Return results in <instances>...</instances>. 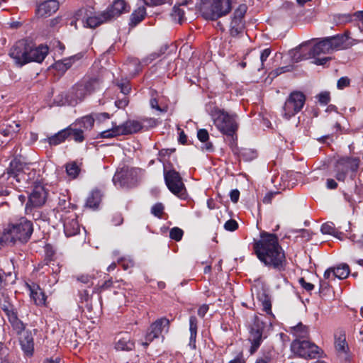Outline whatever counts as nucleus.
<instances>
[{
  "mask_svg": "<svg viewBox=\"0 0 363 363\" xmlns=\"http://www.w3.org/2000/svg\"><path fill=\"white\" fill-rule=\"evenodd\" d=\"M320 230L322 233L331 235L335 238H337L340 240L342 239L343 233L339 232L334 225V223L331 222H328L322 225Z\"/></svg>",
  "mask_w": 363,
  "mask_h": 363,
  "instance_id": "obj_35",
  "label": "nucleus"
},
{
  "mask_svg": "<svg viewBox=\"0 0 363 363\" xmlns=\"http://www.w3.org/2000/svg\"><path fill=\"white\" fill-rule=\"evenodd\" d=\"M113 16V5L110 4L107 9L97 16H87L85 21L86 26L94 28L101 24L110 21Z\"/></svg>",
  "mask_w": 363,
  "mask_h": 363,
  "instance_id": "obj_19",
  "label": "nucleus"
},
{
  "mask_svg": "<svg viewBox=\"0 0 363 363\" xmlns=\"http://www.w3.org/2000/svg\"><path fill=\"white\" fill-rule=\"evenodd\" d=\"M47 193L44 187L40 184H38L34 186L30 193L27 206L31 205L33 207L41 206L45 203Z\"/></svg>",
  "mask_w": 363,
  "mask_h": 363,
  "instance_id": "obj_20",
  "label": "nucleus"
},
{
  "mask_svg": "<svg viewBox=\"0 0 363 363\" xmlns=\"http://www.w3.org/2000/svg\"><path fill=\"white\" fill-rule=\"evenodd\" d=\"M140 130H147V125L144 124V122L135 120L128 121L121 125H115V136L118 135L133 134Z\"/></svg>",
  "mask_w": 363,
  "mask_h": 363,
  "instance_id": "obj_18",
  "label": "nucleus"
},
{
  "mask_svg": "<svg viewBox=\"0 0 363 363\" xmlns=\"http://www.w3.org/2000/svg\"><path fill=\"white\" fill-rule=\"evenodd\" d=\"M359 166V159L355 157H342L338 159L335 165V178L339 182H345L349 174L353 179Z\"/></svg>",
  "mask_w": 363,
  "mask_h": 363,
  "instance_id": "obj_6",
  "label": "nucleus"
},
{
  "mask_svg": "<svg viewBox=\"0 0 363 363\" xmlns=\"http://www.w3.org/2000/svg\"><path fill=\"white\" fill-rule=\"evenodd\" d=\"M28 45L26 42L21 40L11 48L9 55L14 60L16 64L22 66L28 63Z\"/></svg>",
  "mask_w": 363,
  "mask_h": 363,
  "instance_id": "obj_17",
  "label": "nucleus"
},
{
  "mask_svg": "<svg viewBox=\"0 0 363 363\" xmlns=\"http://www.w3.org/2000/svg\"><path fill=\"white\" fill-rule=\"evenodd\" d=\"M95 118L99 122H102L110 118V116L107 113H94Z\"/></svg>",
  "mask_w": 363,
  "mask_h": 363,
  "instance_id": "obj_64",
  "label": "nucleus"
},
{
  "mask_svg": "<svg viewBox=\"0 0 363 363\" xmlns=\"http://www.w3.org/2000/svg\"><path fill=\"white\" fill-rule=\"evenodd\" d=\"M230 0H211L209 9H203V15L207 19L216 20L227 15L231 11Z\"/></svg>",
  "mask_w": 363,
  "mask_h": 363,
  "instance_id": "obj_11",
  "label": "nucleus"
},
{
  "mask_svg": "<svg viewBox=\"0 0 363 363\" xmlns=\"http://www.w3.org/2000/svg\"><path fill=\"white\" fill-rule=\"evenodd\" d=\"M197 330H198V319L195 315H191L189 318V346L192 350H196V337H197Z\"/></svg>",
  "mask_w": 363,
  "mask_h": 363,
  "instance_id": "obj_29",
  "label": "nucleus"
},
{
  "mask_svg": "<svg viewBox=\"0 0 363 363\" xmlns=\"http://www.w3.org/2000/svg\"><path fill=\"white\" fill-rule=\"evenodd\" d=\"M100 82L96 79H91L86 82L79 83L72 87V98L77 103L82 101L86 96L99 89Z\"/></svg>",
  "mask_w": 363,
  "mask_h": 363,
  "instance_id": "obj_14",
  "label": "nucleus"
},
{
  "mask_svg": "<svg viewBox=\"0 0 363 363\" xmlns=\"http://www.w3.org/2000/svg\"><path fill=\"white\" fill-rule=\"evenodd\" d=\"M48 52V48L45 45H40L33 48L30 45H28V62H41Z\"/></svg>",
  "mask_w": 363,
  "mask_h": 363,
  "instance_id": "obj_21",
  "label": "nucleus"
},
{
  "mask_svg": "<svg viewBox=\"0 0 363 363\" xmlns=\"http://www.w3.org/2000/svg\"><path fill=\"white\" fill-rule=\"evenodd\" d=\"M299 284L306 291H311L314 289V285L311 283L306 282L304 278H300Z\"/></svg>",
  "mask_w": 363,
  "mask_h": 363,
  "instance_id": "obj_59",
  "label": "nucleus"
},
{
  "mask_svg": "<svg viewBox=\"0 0 363 363\" xmlns=\"http://www.w3.org/2000/svg\"><path fill=\"white\" fill-rule=\"evenodd\" d=\"M335 347L336 351L340 353L346 354L349 350L345 332L340 331L338 335H335Z\"/></svg>",
  "mask_w": 363,
  "mask_h": 363,
  "instance_id": "obj_31",
  "label": "nucleus"
},
{
  "mask_svg": "<svg viewBox=\"0 0 363 363\" xmlns=\"http://www.w3.org/2000/svg\"><path fill=\"white\" fill-rule=\"evenodd\" d=\"M40 269L46 272H60L61 270L59 264L52 259L48 260L41 266Z\"/></svg>",
  "mask_w": 363,
  "mask_h": 363,
  "instance_id": "obj_42",
  "label": "nucleus"
},
{
  "mask_svg": "<svg viewBox=\"0 0 363 363\" xmlns=\"http://www.w3.org/2000/svg\"><path fill=\"white\" fill-rule=\"evenodd\" d=\"M291 70H292V66L291 65H288V66H284V67H279V68L272 71L269 74L271 76H272V77H276L279 76V74H281L282 73H284V72H289V71H291Z\"/></svg>",
  "mask_w": 363,
  "mask_h": 363,
  "instance_id": "obj_54",
  "label": "nucleus"
},
{
  "mask_svg": "<svg viewBox=\"0 0 363 363\" xmlns=\"http://www.w3.org/2000/svg\"><path fill=\"white\" fill-rule=\"evenodd\" d=\"M291 352L304 359H318L323 357L324 352L315 343L307 340H294L291 344Z\"/></svg>",
  "mask_w": 363,
  "mask_h": 363,
  "instance_id": "obj_5",
  "label": "nucleus"
},
{
  "mask_svg": "<svg viewBox=\"0 0 363 363\" xmlns=\"http://www.w3.org/2000/svg\"><path fill=\"white\" fill-rule=\"evenodd\" d=\"M33 233V225L25 218L16 223H9L0 238L1 245H14L17 242H26Z\"/></svg>",
  "mask_w": 363,
  "mask_h": 363,
  "instance_id": "obj_2",
  "label": "nucleus"
},
{
  "mask_svg": "<svg viewBox=\"0 0 363 363\" xmlns=\"http://www.w3.org/2000/svg\"><path fill=\"white\" fill-rule=\"evenodd\" d=\"M94 277L93 276H90L88 274H81L79 276L77 277V280L82 284L86 285L89 288L93 286V279Z\"/></svg>",
  "mask_w": 363,
  "mask_h": 363,
  "instance_id": "obj_48",
  "label": "nucleus"
},
{
  "mask_svg": "<svg viewBox=\"0 0 363 363\" xmlns=\"http://www.w3.org/2000/svg\"><path fill=\"white\" fill-rule=\"evenodd\" d=\"M146 11L145 7H139L135 10L130 16V23L132 26H135L140 22H141L145 18Z\"/></svg>",
  "mask_w": 363,
  "mask_h": 363,
  "instance_id": "obj_37",
  "label": "nucleus"
},
{
  "mask_svg": "<svg viewBox=\"0 0 363 363\" xmlns=\"http://www.w3.org/2000/svg\"><path fill=\"white\" fill-rule=\"evenodd\" d=\"M31 297L34 299L36 305H43L45 303L46 296L44 292H37L31 290Z\"/></svg>",
  "mask_w": 363,
  "mask_h": 363,
  "instance_id": "obj_47",
  "label": "nucleus"
},
{
  "mask_svg": "<svg viewBox=\"0 0 363 363\" xmlns=\"http://www.w3.org/2000/svg\"><path fill=\"white\" fill-rule=\"evenodd\" d=\"M208 309H209V307L208 305L203 304L198 308V311H197L198 315L200 316L201 318H203L206 315V314L207 313Z\"/></svg>",
  "mask_w": 363,
  "mask_h": 363,
  "instance_id": "obj_61",
  "label": "nucleus"
},
{
  "mask_svg": "<svg viewBox=\"0 0 363 363\" xmlns=\"http://www.w3.org/2000/svg\"><path fill=\"white\" fill-rule=\"evenodd\" d=\"M305 95L300 91L290 94L285 101L281 111V116L285 120H289L303 108L305 104Z\"/></svg>",
  "mask_w": 363,
  "mask_h": 363,
  "instance_id": "obj_7",
  "label": "nucleus"
},
{
  "mask_svg": "<svg viewBox=\"0 0 363 363\" xmlns=\"http://www.w3.org/2000/svg\"><path fill=\"white\" fill-rule=\"evenodd\" d=\"M140 172V169L124 166L117 169L115 176H116L117 182L121 186L129 188L138 183Z\"/></svg>",
  "mask_w": 363,
  "mask_h": 363,
  "instance_id": "obj_9",
  "label": "nucleus"
},
{
  "mask_svg": "<svg viewBox=\"0 0 363 363\" xmlns=\"http://www.w3.org/2000/svg\"><path fill=\"white\" fill-rule=\"evenodd\" d=\"M225 230L228 231H234L238 228V224L235 220H228L224 225Z\"/></svg>",
  "mask_w": 363,
  "mask_h": 363,
  "instance_id": "obj_58",
  "label": "nucleus"
},
{
  "mask_svg": "<svg viewBox=\"0 0 363 363\" xmlns=\"http://www.w3.org/2000/svg\"><path fill=\"white\" fill-rule=\"evenodd\" d=\"M248 340L251 343L250 352L251 354L257 351L263 340L268 336L267 324L259 316L255 315L248 327Z\"/></svg>",
  "mask_w": 363,
  "mask_h": 363,
  "instance_id": "obj_4",
  "label": "nucleus"
},
{
  "mask_svg": "<svg viewBox=\"0 0 363 363\" xmlns=\"http://www.w3.org/2000/svg\"><path fill=\"white\" fill-rule=\"evenodd\" d=\"M65 169L67 175L71 179L77 178L80 172V168L75 162H71L66 164Z\"/></svg>",
  "mask_w": 363,
  "mask_h": 363,
  "instance_id": "obj_41",
  "label": "nucleus"
},
{
  "mask_svg": "<svg viewBox=\"0 0 363 363\" xmlns=\"http://www.w3.org/2000/svg\"><path fill=\"white\" fill-rule=\"evenodd\" d=\"M101 193L99 190L92 191L87 197L86 206L91 208H96L101 200Z\"/></svg>",
  "mask_w": 363,
  "mask_h": 363,
  "instance_id": "obj_34",
  "label": "nucleus"
},
{
  "mask_svg": "<svg viewBox=\"0 0 363 363\" xmlns=\"http://www.w3.org/2000/svg\"><path fill=\"white\" fill-rule=\"evenodd\" d=\"M117 265L118 267H121V269L123 270H128L133 266V263L130 260L122 259L118 261ZM118 270H121V269L118 268Z\"/></svg>",
  "mask_w": 363,
  "mask_h": 363,
  "instance_id": "obj_55",
  "label": "nucleus"
},
{
  "mask_svg": "<svg viewBox=\"0 0 363 363\" xmlns=\"http://www.w3.org/2000/svg\"><path fill=\"white\" fill-rule=\"evenodd\" d=\"M255 363H274V353L272 350H262Z\"/></svg>",
  "mask_w": 363,
  "mask_h": 363,
  "instance_id": "obj_36",
  "label": "nucleus"
},
{
  "mask_svg": "<svg viewBox=\"0 0 363 363\" xmlns=\"http://www.w3.org/2000/svg\"><path fill=\"white\" fill-rule=\"evenodd\" d=\"M349 34L350 33L346 31L344 34L328 37L333 52L347 49L362 41L350 38Z\"/></svg>",
  "mask_w": 363,
  "mask_h": 363,
  "instance_id": "obj_16",
  "label": "nucleus"
},
{
  "mask_svg": "<svg viewBox=\"0 0 363 363\" xmlns=\"http://www.w3.org/2000/svg\"><path fill=\"white\" fill-rule=\"evenodd\" d=\"M332 52L333 50L328 38L320 40L311 49V55L313 57L319 56L322 54H329Z\"/></svg>",
  "mask_w": 363,
  "mask_h": 363,
  "instance_id": "obj_27",
  "label": "nucleus"
},
{
  "mask_svg": "<svg viewBox=\"0 0 363 363\" xmlns=\"http://www.w3.org/2000/svg\"><path fill=\"white\" fill-rule=\"evenodd\" d=\"M184 14H185V13L182 9H181L179 7L174 6L172 16L175 18H177L178 21L180 23H182V21L184 17Z\"/></svg>",
  "mask_w": 363,
  "mask_h": 363,
  "instance_id": "obj_57",
  "label": "nucleus"
},
{
  "mask_svg": "<svg viewBox=\"0 0 363 363\" xmlns=\"http://www.w3.org/2000/svg\"><path fill=\"white\" fill-rule=\"evenodd\" d=\"M342 270L346 272H350V267L346 263H340L333 267L328 268L325 272H335V271Z\"/></svg>",
  "mask_w": 363,
  "mask_h": 363,
  "instance_id": "obj_51",
  "label": "nucleus"
},
{
  "mask_svg": "<svg viewBox=\"0 0 363 363\" xmlns=\"http://www.w3.org/2000/svg\"><path fill=\"white\" fill-rule=\"evenodd\" d=\"M329 290L328 284L325 281H320L319 292L320 295H325L326 291Z\"/></svg>",
  "mask_w": 363,
  "mask_h": 363,
  "instance_id": "obj_62",
  "label": "nucleus"
},
{
  "mask_svg": "<svg viewBox=\"0 0 363 363\" xmlns=\"http://www.w3.org/2000/svg\"><path fill=\"white\" fill-rule=\"evenodd\" d=\"M169 320L165 317L157 319L149 327L143 345L147 347L155 339L159 338L163 331L168 332Z\"/></svg>",
  "mask_w": 363,
  "mask_h": 363,
  "instance_id": "obj_13",
  "label": "nucleus"
},
{
  "mask_svg": "<svg viewBox=\"0 0 363 363\" xmlns=\"http://www.w3.org/2000/svg\"><path fill=\"white\" fill-rule=\"evenodd\" d=\"M165 184L169 190L182 199L186 197V190L179 172L172 169L164 172Z\"/></svg>",
  "mask_w": 363,
  "mask_h": 363,
  "instance_id": "obj_8",
  "label": "nucleus"
},
{
  "mask_svg": "<svg viewBox=\"0 0 363 363\" xmlns=\"http://www.w3.org/2000/svg\"><path fill=\"white\" fill-rule=\"evenodd\" d=\"M130 6L125 0H115V16L128 13Z\"/></svg>",
  "mask_w": 363,
  "mask_h": 363,
  "instance_id": "obj_39",
  "label": "nucleus"
},
{
  "mask_svg": "<svg viewBox=\"0 0 363 363\" xmlns=\"http://www.w3.org/2000/svg\"><path fill=\"white\" fill-rule=\"evenodd\" d=\"M113 284L111 279L106 280L102 284H98L93 289L92 293H101L102 291L110 289Z\"/></svg>",
  "mask_w": 363,
  "mask_h": 363,
  "instance_id": "obj_50",
  "label": "nucleus"
},
{
  "mask_svg": "<svg viewBox=\"0 0 363 363\" xmlns=\"http://www.w3.org/2000/svg\"><path fill=\"white\" fill-rule=\"evenodd\" d=\"M257 298L258 301L261 303L262 311L267 314L274 317L272 311V301L270 296L264 290H262L257 293Z\"/></svg>",
  "mask_w": 363,
  "mask_h": 363,
  "instance_id": "obj_30",
  "label": "nucleus"
},
{
  "mask_svg": "<svg viewBox=\"0 0 363 363\" xmlns=\"http://www.w3.org/2000/svg\"><path fill=\"white\" fill-rule=\"evenodd\" d=\"M350 274H323L324 279L329 280H335L337 278L340 280L345 279L349 277ZM351 275L356 278L358 274H351Z\"/></svg>",
  "mask_w": 363,
  "mask_h": 363,
  "instance_id": "obj_45",
  "label": "nucleus"
},
{
  "mask_svg": "<svg viewBox=\"0 0 363 363\" xmlns=\"http://www.w3.org/2000/svg\"><path fill=\"white\" fill-rule=\"evenodd\" d=\"M76 218V214L72 213L69 218H64V230L67 237L74 236L79 232V225Z\"/></svg>",
  "mask_w": 363,
  "mask_h": 363,
  "instance_id": "obj_24",
  "label": "nucleus"
},
{
  "mask_svg": "<svg viewBox=\"0 0 363 363\" xmlns=\"http://www.w3.org/2000/svg\"><path fill=\"white\" fill-rule=\"evenodd\" d=\"M2 296L4 297V303L1 306V308L7 316L12 330L20 331L23 328V322L18 318L17 310L11 303L10 297L4 294Z\"/></svg>",
  "mask_w": 363,
  "mask_h": 363,
  "instance_id": "obj_15",
  "label": "nucleus"
},
{
  "mask_svg": "<svg viewBox=\"0 0 363 363\" xmlns=\"http://www.w3.org/2000/svg\"><path fill=\"white\" fill-rule=\"evenodd\" d=\"M255 250L257 257L265 265L272 267L276 270H284L285 255L275 235L262 233L260 240L255 245Z\"/></svg>",
  "mask_w": 363,
  "mask_h": 363,
  "instance_id": "obj_1",
  "label": "nucleus"
},
{
  "mask_svg": "<svg viewBox=\"0 0 363 363\" xmlns=\"http://www.w3.org/2000/svg\"><path fill=\"white\" fill-rule=\"evenodd\" d=\"M164 205L162 203H155L151 208V213L157 218H162L164 213Z\"/></svg>",
  "mask_w": 363,
  "mask_h": 363,
  "instance_id": "obj_52",
  "label": "nucleus"
},
{
  "mask_svg": "<svg viewBox=\"0 0 363 363\" xmlns=\"http://www.w3.org/2000/svg\"><path fill=\"white\" fill-rule=\"evenodd\" d=\"M211 116L213 124L221 133L232 138L236 135L239 128L237 114L215 108L211 111Z\"/></svg>",
  "mask_w": 363,
  "mask_h": 363,
  "instance_id": "obj_3",
  "label": "nucleus"
},
{
  "mask_svg": "<svg viewBox=\"0 0 363 363\" xmlns=\"http://www.w3.org/2000/svg\"><path fill=\"white\" fill-rule=\"evenodd\" d=\"M59 9V3L56 0H48L38 6L37 14L40 17H48L55 13Z\"/></svg>",
  "mask_w": 363,
  "mask_h": 363,
  "instance_id": "obj_22",
  "label": "nucleus"
},
{
  "mask_svg": "<svg viewBox=\"0 0 363 363\" xmlns=\"http://www.w3.org/2000/svg\"><path fill=\"white\" fill-rule=\"evenodd\" d=\"M95 120L94 113H91L82 118L77 123L82 125L84 128L90 129L93 127Z\"/></svg>",
  "mask_w": 363,
  "mask_h": 363,
  "instance_id": "obj_43",
  "label": "nucleus"
},
{
  "mask_svg": "<svg viewBox=\"0 0 363 363\" xmlns=\"http://www.w3.org/2000/svg\"><path fill=\"white\" fill-rule=\"evenodd\" d=\"M141 122H144V124L147 125V130L150 128H153L157 125V120L154 118H144L141 120Z\"/></svg>",
  "mask_w": 363,
  "mask_h": 363,
  "instance_id": "obj_60",
  "label": "nucleus"
},
{
  "mask_svg": "<svg viewBox=\"0 0 363 363\" xmlns=\"http://www.w3.org/2000/svg\"><path fill=\"white\" fill-rule=\"evenodd\" d=\"M79 299L77 301L79 309L84 312L85 310L88 313L92 311L91 295L89 294L86 289H79L78 291Z\"/></svg>",
  "mask_w": 363,
  "mask_h": 363,
  "instance_id": "obj_26",
  "label": "nucleus"
},
{
  "mask_svg": "<svg viewBox=\"0 0 363 363\" xmlns=\"http://www.w3.org/2000/svg\"><path fill=\"white\" fill-rule=\"evenodd\" d=\"M350 84V79L347 77H342L337 81V87L342 89L346 87Z\"/></svg>",
  "mask_w": 363,
  "mask_h": 363,
  "instance_id": "obj_63",
  "label": "nucleus"
},
{
  "mask_svg": "<svg viewBox=\"0 0 363 363\" xmlns=\"http://www.w3.org/2000/svg\"><path fill=\"white\" fill-rule=\"evenodd\" d=\"M20 124L13 121L9 124L5 129H3L0 133L5 137L13 138L19 131Z\"/></svg>",
  "mask_w": 363,
  "mask_h": 363,
  "instance_id": "obj_40",
  "label": "nucleus"
},
{
  "mask_svg": "<svg viewBox=\"0 0 363 363\" xmlns=\"http://www.w3.org/2000/svg\"><path fill=\"white\" fill-rule=\"evenodd\" d=\"M26 324L23 323V328L20 331L13 330L18 337V342L22 351L27 357H32L34 353V336L37 334L38 330H26Z\"/></svg>",
  "mask_w": 363,
  "mask_h": 363,
  "instance_id": "obj_10",
  "label": "nucleus"
},
{
  "mask_svg": "<svg viewBox=\"0 0 363 363\" xmlns=\"http://www.w3.org/2000/svg\"><path fill=\"white\" fill-rule=\"evenodd\" d=\"M318 99L320 104L326 105L330 100V93L328 91L321 92L318 94Z\"/></svg>",
  "mask_w": 363,
  "mask_h": 363,
  "instance_id": "obj_56",
  "label": "nucleus"
},
{
  "mask_svg": "<svg viewBox=\"0 0 363 363\" xmlns=\"http://www.w3.org/2000/svg\"><path fill=\"white\" fill-rule=\"evenodd\" d=\"M247 7L245 4L239 5L235 9L232 18L242 21L244 16L247 12Z\"/></svg>",
  "mask_w": 363,
  "mask_h": 363,
  "instance_id": "obj_46",
  "label": "nucleus"
},
{
  "mask_svg": "<svg viewBox=\"0 0 363 363\" xmlns=\"http://www.w3.org/2000/svg\"><path fill=\"white\" fill-rule=\"evenodd\" d=\"M184 235V231L178 228L174 227L172 228L169 231V237L171 239L174 240L176 241H179L182 240Z\"/></svg>",
  "mask_w": 363,
  "mask_h": 363,
  "instance_id": "obj_49",
  "label": "nucleus"
},
{
  "mask_svg": "<svg viewBox=\"0 0 363 363\" xmlns=\"http://www.w3.org/2000/svg\"><path fill=\"white\" fill-rule=\"evenodd\" d=\"M244 30V23L242 21L232 18L230 25V33L233 37L238 36L242 33Z\"/></svg>",
  "mask_w": 363,
  "mask_h": 363,
  "instance_id": "obj_38",
  "label": "nucleus"
},
{
  "mask_svg": "<svg viewBox=\"0 0 363 363\" xmlns=\"http://www.w3.org/2000/svg\"><path fill=\"white\" fill-rule=\"evenodd\" d=\"M117 87L121 90V92L123 94V96L121 99H118L116 101H115V106H116L119 108H125L128 104V99L126 96L131 89L129 81L125 79L119 82L116 84Z\"/></svg>",
  "mask_w": 363,
  "mask_h": 363,
  "instance_id": "obj_23",
  "label": "nucleus"
},
{
  "mask_svg": "<svg viewBox=\"0 0 363 363\" xmlns=\"http://www.w3.org/2000/svg\"><path fill=\"white\" fill-rule=\"evenodd\" d=\"M67 129L69 130V136L72 135L76 142L81 143L84 140L83 130L73 128L72 125L67 127Z\"/></svg>",
  "mask_w": 363,
  "mask_h": 363,
  "instance_id": "obj_44",
  "label": "nucleus"
},
{
  "mask_svg": "<svg viewBox=\"0 0 363 363\" xmlns=\"http://www.w3.org/2000/svg\"><path fill=\"white\" fill-rule=\"evenodd\" d=\"M197 138L201 143H203V146L202 147L203 150L208 152L213 150V144L208 141L209 134L207 130L199 129L197 132Z\"/></svg>",
  "mask_w": 363,
  "mask_h": 363,
  "instance_id": "obj_33",
  "label": "nucleus"
},
{
  "mask_svg": "<svg viewBox=\"0 0 363 363\" xmlns=\"http://www.w3.org/2000/svg\"><path fill=\"white\" fill-rule=\"evenodd\" d=\"M290 334L295 337V340H305L309 336V328L301 322L294 326L290 327L289 331Z\"/></svg>",
  "mask_w": 363,
  "mask_h": 363,
  "instance_id": "obj_28",
  "label": "nucleus"
},
{
  "mask_svg": "<svg viewBox=\"0 0 363 363\" xmlns=\"http://www.w3.org/2000/svg\"><path fill=\"white\" fill-rule=\"evenodd\" d=\"M118 336V339L115 345L116 350L130 351L134 348L135 343L131 340V335L130 333H121Z\"/></svg>",
  "mask_w": 363,
  "mask_h": 363,
  "instance_id": "obj_25",
  "label": "nucleus"
},
{
  "mask_svg": "<svg viewBox=\"0 0 363 363\" xmlns=\"http://www.w3.org/2000/svg\"><path fill=\"white\" fill-rule=\"evenodd\" d=\"M28 168L26 165L23 164L18 160L14 159L11 162L6 172L1 175V179L11 180L10 183L11 184H14V181L20 183L21 181L26 179V170Z\"/></svg>",
  "mask_w": 363,
  "mask_h": 363,
  "instance_id": "obj_12",
  "label": "nucleus"
},
{
  "mask_svg": "<svg viewBox=\"0 0 363 363\" xmlns=\"http://www.w3.org/2000/svg\"><path fill=\"white\" fill-rule=\"evenodd\" d=\"M297 235L295 236V238L298 240L300 239L302 241H308L311 239V234L308 230L301 229L296 231Z\"/></svg>",
  "mask_w": 363,
  "mask_h": 363,
  "instance_id": "obj_53",
  "label": "nucleus"
},
{
  "mask_svg": "<svg viewBox=\"0 0 363 363\" xmlns=\"http://www.w3.org/2000/svg\"><path fill=\"white\" fill-rule=\"evenodd\" d=\"M69 130L66 128L59 131L56 134L48 138L50 145H57L63 143L69 137Z\"/></svg>",
  "mask_w": 363,
  "mask_h": 363,
  "instance_id": "obj_32",
  "label": "nucleus"
}]
</instances>
